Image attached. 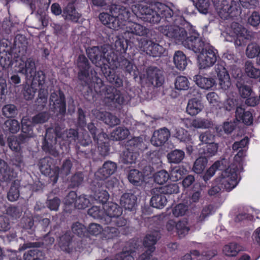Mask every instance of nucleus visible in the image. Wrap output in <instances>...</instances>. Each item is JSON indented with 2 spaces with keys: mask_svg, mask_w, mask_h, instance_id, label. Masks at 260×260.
Here are the masks:
<instances>
[{
  "mask_svg": "<svg viewBox=\"0 0 260 260\" xmlns=\"http://www.w3.org/2000/svg\"><path fill=\"white\" fill-rule=\"evenodd\" d=\"M157 11L140 4L138 6L140 17L144 21L150 23H165L159 26L158 31L168 38L173 39L177 44H181L185 48L192 50L198 55L200 69L209 68L211 66V46L199 37V34L192 30L187 34L185 27L188 23L180 11L174 12L170 7L158 3Z\"/></svg>",
  "mask_w": 260,
  "mask_h": 260,
  "instance_id": "obj_1",
  "label": "nucleus"
},
{
  "mask_svg": "<svg viewBox=\"0 0 260 260\" xmlns=\"http://www.w3.org/2000/svg\"><path fill=\"white\" fill-rule=\"evenodd\" d=\"M75 142L77 153L88 154L89 150H83L80 147L89 146L91 143L92 141L88 134L85 133L79 136L78 131L72 128L64 133L62 132L61 127L57 124L46 129L42 143V149L45 152L56 157L58 155L56 150V145L58 144L63 152L64 151H68L72 143Z\"/></svg>",
  "mask_w": 260,
  "mask_h": 260,
  "instance_id": "obj_2",
  "label": "nucleus"
},
{
  "mask_svg": "<svg viewBox=\"0 0 260 260\" xmlns=\"http://www.w3.org/2000/svg\"><path fill=\"white\" fill-rule=\"evenodd\" d=\"M79 72L78 79L83 82L87 90L84 93V96L88 101L93 100L95 93L101 95L104 94L107 102L113 104L122 105L126 102L124 95L116 86L105 85L103 81L97 76L92 77L89 81L90 65L86 57L83 54L79 55L77 60ZM110 83V82L109 81Z\"/></svg>",
  "mask_w": 260,
  "mask_h": 260,
  "instance_id": "obj_3",
  "label": "nucleus"
},
{
  "mask_svg": "<svg viewBox=\"0 0 260 260\" xmlns=\"http://www.w3.org/2000/svg\"><path fill=\"white\" fill-rule=\"evenodd\" d=\"M88 58L101 71L106 79L117 87L123 86V80L111 67L109 50L103 46H93L86 50Z\"/></svg>",
  "mask_w": 260,
  "mask_h": 260,
  "instance_id": "obj_4",
  "label": "nucleus"
},
{
  "mask_svg": "<svg viewBox=\"0 0 260 260\" xmlns=\"http://www.w3.org/2000/svg\"><path fill=\"white\" fill-rule=\"evenodd\" d=\"M114 47L113 50L109 51L112 68L114 70L118 68H120L134 79H136L139 74L137 67L134 64L133 59H129L126 57V51L128 47L127 40L118 38L115 42Z\"/></svg>",
  "mask_w": 260,
  "mask_h": 260,
  "instance_id": "obj_5",
  "label": "nucleus"
},
{
  "mask_svg": "<svg viewBox=\"0 0 260 260\" xmlns=\"http://www.w3.org/2000/svg\"><path fill=\"white\" fill-rule=\"evenodd\" d=\"M225 160H217L212 165V170H223L221 176L215 179L212 184V196L218 193L222 189L230 191L238 184V174L234 166H230L225 169Z\"/></svg>",
  "mask_w": 260,
  "mask_h": 260,
  "instance_id": "obj_6",
  "label": "nucleus"
},
{
  "mask_svg": "<svg viewBox=\"0 0 260 260\" xmlns=\"http://www.w3.org/2000/svg\"><path fill=\"white\" fill-rule=\"evenodd\" d=\"M18 73L23 75L26 79L31 80L32 85L39 89L48 88L46 84V75L43 71H36L35 61L29 58L25 62L20 63L18 67Z\"/></svg>",
  "mask_w": 260,
  "mask_h": 260,
  "instance_id": "obj_7",
  "label": "nucleus"
},
{
  "mask_svg": "<svg viewBox=\"0 0 260 260\" xmlns=\"http://www.w3.org/2000/svg\"><path fill=\"white\" fill-rule=\"evenodd\" d=\"M103 209L105 212V224L114 225L117 227H122L127 224V220L121 215L122 209L117 204L109 202L104 205Z\"/></svg>",
  "mask_w": 260,
  "mask_h": 260,
  "instance_id": "obj_8",
  "label": "nucleus"
},
{
  "mask_svg": "<svg viewBox=\"0 0 260 260\" xmlns=\"http://www.w3.org/2000/svg\"><path fill=\"white\" fill-rule=\"evenodd\" d=\"M212 4L218 15L222 19H226L230 16L236 17L240 13V7L238 3L232 0H212Z\"/></svg>",
  "mask_w": 260,
  "mask_h": 260,
  "instance_id": "obj_9",
  "label": "nucleus"
},
{
  "mask_svg": "<svg viewBox=\"0 0 260 260\" xmlns=\"http://www.w3.org/2000/svg\"><path fill=\"white\" fill-rule=\"evenodd\" d=\"M22 162V158L19 156L12 160V166H8L4 161L0 160V171L5 182L11 181L17 177L18 171L21 170Z\"/></svg>",
  "mask_w": 260,
  "mask_h": 260,
  "instance_id": "obj_10",
  "label": "nucleus"
},
{
  "mask_svg": "<svg viewBox=\"0 0 260 260\" xmlns=\"http://www.w3.org/2000/svg\"><path fill=\"white\" fill-rule=\"evenodd\" d=\"M54 162V159L50 157H44L39 160L38 166L41 172L45 175H47L50 181L53 184H55L58 180L59 175V168L54 167L52 168V165Z\"/></svg>",
  "mask_w": 260,
  "mask_h": 260,
  "instance_id": "obj_11",
  "label": "nucleus"
},
{
  "mask_svg": "<svg viewBox=\"0 0 260 260\" xmlns=\"http://www.w3.org/2000/svg\"><path fill=\"white\" fill-rule=\"evenodd\" d=\"M139 47L141 51L153 57H159L166 51L161 45L146 38H141L139 41Z\"/></svg>",
  "mask_w": 260,
  "mask_h": 260,
  "instance_id": "obj_12",
  "label": "nucleus"
},
{
  "mask_svg": "<svg viewBox=\"0 0 260 260\" xmlns=\"http://www.w3.org/2000/svg\"><path fill=\"white\" fill-rule=\"evenodd\" d=\"M50 105H52V109L54 112L56 113L57 115L63 116L66 113V102L64 94L61 90L57 92L51 93L50 96Z\"/></svg>",
  "mask_w": 260,
  "mask_h": 260,
  "instance_id": "obj_13",
  "label": "nucleus"
},
{
  "mask_svg": "<svg viewBox=\"0 0 260 260\" xmlns=\"http://www.w3.org/2000/svg\"><path fill=\"white\" fill-rule=\"evenodd\" d=\"M61 231L59 227L56 226L51 229L48 233L46 234L41 241H36L27 242L24 244V248H29L31 247H47L51 245L55 241V238L57 239V234Z\"/></svg>",
  "mask_w": 260,
  "mask_h": 260,
  "instance_id": "obj_14",
  "label": "nucleus"
},
{
  "mask_svg": "<svg viewBox=\"0 0 260 260\" xmlns=\"http://www.w3.org/2000/svg\"><path fill=\"white\" fill-rule=\"evenodd\" d=\"M157 240V233L147 234L144 238L143 243L146 250L137 260H149L152 256V252L155 250V245Z\"/></svg>",
  "mask_w": 260,
  "mask_h": 260,
  "instance_id": "obj_15",
  "label": "nucleus"
},
{
  "mask_svg": "<svg viewBox=\"0 0 260 260\" xmlns=\"http://www.w3.org/2000/svg\"><path fill=\"white\" fill-rule=\"evenodd\" d=\"M117 168V164L115 162L110 160L106 161L95 173V178L98 180L104 181L113 175Z\"/></svg>",
  "mask_w": 260,
  "mask_h": 260,
  "instance_id": "obj_16",
  "label": "nucleus"
},
{
  "mask_svg": "<svg viewBox=\"0 0 260 260\" xmlns=\"http://www.w3.org/2000/svg\"><path fill=\"white\" fill-rule=\"evenodd\" d=\"M147 78L149 82L155 87H159L162 85L165 78L162 71L157 67H149L147 69Z\"/></svg>",
  "mask_w": 260,
  "mask_h": 260,
  "instance_id": "obj_17",
  "label": "nucleus"
},
{
  "mask_svg": "<svg viewBox=\"0 0 260 260\" xmlns=\"http://www.w3.org/2000/svg\"><path fill=\"white\" fill-rule=\"evenodd\" d=\"M110 12L115 14L120 22H121V29L124 28L128 22H130L129 19L131 13L125 7L118 5H112L110 8Z\"/></svg>",
  "mask_w": 260,
  "mask_h": 260,
  "instance_id": "obj_18",
  "label": "nucleus"
},
{
  "mask_svg": "<svg viewBox=\"0 0 260 260\" xmlns=\"http://www.w3.org/2000/svg\"><path fill=\"white\" fill-rule=\"evenodd\" d=\"M99 19L104 25L110 29L115 30L121 29V22H120L115 14L103 12L100 14Z\"/></svg>",
  "mask_w": 260,
  "mask_h": 260,
  "instance_id": "obj_19",
  "label": "nucleus"
},
{
  "mask_svg": "<svg viewBox=\"0 0 260 260\" xmlns=\"http://www.w3.org/2000/svg\"><path fill=\"white\" fill-rule=\"evenodd\" d=\"M215 70L217 73L219 84L221 88L225 90L227 89L231 85V82L229 75L224 67L223 62H221L219 63L218 62L215 64Z\"/></svg>",
  "mask_w": 260,
  "mask_h": 260,
  "instance_id": "obj_20",
  "label": "nucleus"
},
{
  "mask_svg": "<svg viewBox=\"0 0 260 260\" xmlns=\"http://www.w3.org/2000/svg\"><path fill=\"white\" fill-rule=\"evenodd\" d=\"M92 113L96 118L103 121L110 126H114L120 122V120L116 116L106 111H100L99 110H92Z\"/></svg>",
  "mask_w": 260,
  "mask_h": 260,
  "instance_id": "obj_21",
  "label": "nucleus"
},
{
  "mask_svg": "<svg viewBox=\"0 0 260 260\" xmlns=\"http://www.w3.org/2000/svg\"><path fill=\"white\" fill-rule=\"evenodd\" d=\"M170 136V132L167 128H161L154 132L151 140V143L155 146H161L168 140Z\"/></svg>",
  "mask_w": 260,
  "mask_h": 260,
  "instance_id": "obj_22",
  "label": "nucleus"
},
{
  "mask_svg": "<svg viewBox=\"0 0 260 260\" xmlns=\"http://www.w3.org/2000/svg\"><path fill=\"white\" fill-rule=\"evenodd\" d=\"M62 16L67 21L77 23L81 17L73 3H68L62 9Z\"/></svg>",
  "mask_w": 260,
  "mask_h": 260,
  "instance_id": "obj_23",
  "label": "nucleus"
},
{
  "mask_svg": "<svg viewBox=\"0 0 260 260\" xmlns=\"http://www.w3.org/2000/svg\"><path fill=\"white\" fill-rule=\"evenodd\" d=\"M33 125L30 120L27 117H23L21 120V132L18 139L21 142H24L26 138L34 136Z\"/></svg>",
  "mask_w": 260,
  "mask_h": 260,
  "instance_id": "obj_24",
  "label": "nucleus"
},
{
  "mask_svg": "<svg viewBox=\"0 0 260 260\" xmlns=\"http://www.w3.org/2000/svg\"><path fill=\"white\" fill-rule=\"evenodd\" d=\"M94 181L92 182V190L93 191V198L94 200L99 203L103 205L107 203L109 198V194L107 191L103 189V183L97 182L98 187L94 184Z\"/></svg>",
  "mask_w": 260,
  "mask_h": 260,
  "instance_id": "obj_25",
  "label": "nucleus"
},
{
  "mask_svg": "<svg viewBox=\"0 0 260 260\" xmlns=\"http://www.w3.org/2000/svg\"><path fill=\"white\" fill-rule=\"evenodd\" d=\"M137 197L133 193H123L120 200V203L125 210L133 211L137 206Z\"/></svg>",
  "mask_w": 260,
  "mask_h": 260,
  "instance_id": "obj_26",
  "label": "nucleus"
},
{
  "mask_svg": "<svg viewBox=\"0 0 260 260\" xmlns=\"http://www.w3.org/2000/svg\"><path fill=\"white\" fill-rule=\"evenodd\" d=\"M126 28L125 34H127L129 39H131L132 35L143 36L147 34V28L137 23L128 22L125 26Z\"/></svg>",
  "mask_w": 260,
  "mask_h": 260,
  "instance_id": "obj_27",
  "label": "nucleus"
},
{
  "mask_svg": "<svg viewBox=\"0 0 260 260\" xmlns=\"http://www.w3.org/2000/svg\"><path fill=\"white\" fill-rule=\"evenodd\" d=\"M57 239L58 245L60 249L67 253H70L72 251V248L71 244L72 241V237L70 232H66L64 234L60 235V232L57 234Z\"/></svg>",
  "mask_w": 260,
  "mask_h": 260,
  "instance_id": "obj_28",
  "label": "nucleus"
},
{
  "mask_svg": "<svg viewBox=\"0 0 260 260\" xmlns=\"http://www.w3.org/2000/svg\"><path fill=\"white\" fill-rule=\"evenodd\" d=\"M202 101L197 98L189 100L186 107V112L191 116H196L204 109Z\"/></svg>",
  "mask_w": 260,
  "mask_h": 260,
  "instance_id": "obj_29",
  "label": "nucleus"
},
{
  "mask_svg": "<svg viewBox=\"0 0 260 260\" xmlns=\"http://www.w3.org/2000/svg\"><path fill=\"white\" fill-rule=\"evenodd\" d=\"M236 119L245 124L250 125L253 122V117L250 111H245L242 107H238L235 112Z\"/></svg>",
  "mask_w": 260,
  "mask_h": 260,
  "instance_id": "obj_30",
  "label": "nucleus"
},
{
  "mask_svg": "<svg viewBox=\"0 0 260 260\" xmlns=\"http://www.w3.org/2000/svg\"><path fill=\"white\" fill-rule=\"evenodd\" d=\"M200 140L203 145L205 146L203 147V151L204 154H207V156H211V132L210 131H207L201 134L199 137Z\"/></svg>",
  "mask_w": 260,
  "mask_h": 260,
  "instance_id": "obj_31",
  "label": "nucleus"
},
{
  "mask_svg": "<svg viewBox=\"0 0 260 260\" xmlns=\"http://www.w3.org/2000/svg\"><path fill=\"white\" fill-rule=\"evenodd\" d=\"M101 136V138H98L94 141L98 145L100 154L102 156H106L109 151V138L107 134H102Z\"/></svg>",
  "mask_w": 260,
  "mask_h": 260,
  "instance_id": "obj_32",
  "label": "nucleus"
},
{
  "mask_svg": "<svg viewBox=\"0 0 260 260\" xmlns=\"http://www.w3.org/2000/svg\"><path fill=\"white\" fill-rule=\"evenodd\" d=\"M139 155V152L127 148L125 150L123 151L121 156V162L124 164L135 163Z\"/></svg>",
  "mask_w": 260,
  "mask_h": 260,
  "instance_id": "obj_33",
  "label": "nucleus"
},
{
  "mask_svg": "<svg viewBox=\"0 0 260 260\" xmlns=\"http://www.w3.org/2000/svg\"><path fill=\"white\" fill-rule=\"evenodd\" d=\"M51 0H31L29 4L31 14L37 12V14L42 13L41 9H47L49 6Z\"/></svg>",
  "mask_w": 260,
  "mask_h": 260,
  "instance_id": "obj_34",
  "label": "nucleus"
},
{
  "mask_svg": "<svg viewBox=\"0 0 260 260\" xmlns=\"http://www.w3.org/2000/svg\"><path fill=\"white\" fill-rule=\"evenodd\" d=\"M173 61L177 69L183 71L187 65V58L184 53L180 50L175 51Z\"/></svg>",
  "mask_w": 260,
  "mask_h": 260,
  "instance_id": "obj_35",
  "label": "nucleus"
},
{
  "mask_svg": "<svg viewBox=\"0 0 260 260\" xmlns=\"http://www.w3.org/2000/svg\"><path fill=\"white\" fill-rule=\"evenodd\" d=\"M128 181L135 186L141 185L144 181V175L143 173L137 169L131 170L127 176Z\"/></svg>",
  "mask_w": 260,
  "mask_h": 260,
  "instance_id": "obj_36",
  "label": "nucleus"
},
{
  "mask_svg": "<svg viewBox=\"0 0 260 260\" xmlns=\"http://www.w3.org/2000/svg\"><path fill=\"white\" fill-rule=\"evenodd\" d=\"M126 146L129 148L139 152L142 151L147 148V146L143 142V138L138 137H134L127 141Z\"/></svg>",
  "mask_w": 260,
  "mask_h": 260,
  "instance_id": "obj_37",
  "label": "nucleus"
},
{
  "mask_svg": "<svg viewBox=\"0 0 260 260\" xmlns=\"http://www.w3.org/2000/svg\"><path fill=\"white\" fill-rule=\"evenodd\" d=\"M167 203L166 197L161 192L153 195L150 200L152 207L157 209H162Z\"/></svg>",
  "mask_w": 260,
  "mask_h": 260,
  "instance_id": "obj_38",
  "label": "nucleus"
},
{
  "mask_svg": "<svg viewBox=\"0 0 260 260\" xmlns=\"http://www.w3.org/2000/svg\"><path fill=\"white\" fill-rule=\"evenodd\" d=\"M20 128V123L16 119H8L3 125L4 131L7 133L16 134Z\"/></svg>",
  "mask_w": 260,
  "mask_h": 260,
  "instance_id": "obj_39",
  "label": "nucleus"
},
{
  "mask_svg": "<svg viewBox=\"0 0 260 260\" xmlns=\"http://www.w3.org/2000/svg\"><path fill=\"white\" fill-rule=\"evenodd\" d=\"M129 130L123 126H118L111 133V138L113 140L120 141L127 138L129 135Z\"/></svg>",
  "mask_w": 260,
  "mask_h": 260,
  "instance_id": "obj_40",
  "label": "nucleus"
},
{
  "mask_svg": "<svg viewBox=\"0 0 260 260\" xmlns=\"http://www.w3.org/2000/svg\"><path fill=\"white\" fill-rule=\"evenodd\" d=\"M246 75L250 78L257 79L260 74V70L256 68L253 63L250 60L245 61L244 66Z\"/></svg>",
  "mask_w": 260,
  "mask_h": 260,
  "instance_id": "obj_41",
  "label": "nucleus"
},
{
  "mask_svg": "<svg viewBox=\"0 0 260 260\" xmlns=\"http://www.w3.org/2000/svg\"><path fill=\"white\" fill-rule=\"evenodd\" d=\"M20 181L18 180H15L12 183L7 194V198L9 201L14 202L19 198L20 196Z\"/></svg>",
  "mask_w": 260,
  "mask_h": 260,
  "instance_id": "obj_42",
  "label": "nucleus"
},
{
  "mask_svg": "<svg viewBox=\"0 0 260 260\" xmlns=\"http://www.w3.org/2000/svg\"><path fill=\"white\" fill-rule=\"evenodd\" d=\"M48 88H42L39 89L38 96L36 101V105L38 108L44 109L48 101Z\"/></svg>",
  "mask_w": 260,
  "mask_h": 260,
  "instance_id": "obj_43",
  "label": "nucleus"
},
{
  "mask_svg": "<svg viewBox=\"0 0 260 260\" xmlns=\"http://www.w3.org/2000/svg\"><path fill=\"white\" fill-rule=\"evenodd\" d=\"M236 87L239 95L242 98L245 99L250 96L253 92L252 87L246 84L242 80L237 81Z\"/></svg>",
  "mask_w": 260,
  "mask_h": 260,
  "instance_id": "obj_44",
  "label": "nucleus"
},
{
  "mask_svg": "<svg viewBox=\"0 0 260 260\" xmlns=\"http://www.w3.org/2000/svg\"><path fill=\"white\" fill-rule=\"evenodd\" d=\"M184 156V152L180 149H175L167 154L169 162L174 164H179L183 159Z\"/></svg>",
  "mask_w": 260,
  "mask_h": 260,
  "instance_id": "obj_45",
  "label": "nucleus"
},
{
  "mask_svg": "<svg viewBox=\"0 0 260 260\" xmlns=\"http://www.w3.org/2000/svg\"><path fill=\"white\" fill-rule=\"evenodd\" d=\"M209 256L206 253L204 254L202 252L201 254L198 250H192L190 251V253L185 254L181 260H209Z\"/></svg>",
  "mask_w": 260,
  "mask_h": 260,
  "instance_id": "obj_46",
  "label": "nucleus"
},
{
  "mask_svg": "<svg viewBox=\"0 0 260 260\" xmlns=\"http://www.w3.org/2000/svg\"><path fill=\"white\" fill-rule=\"evenodd\" d=\"M112 226H107L103 230L102 239L103 240L113 239L119 236V231L118 229Z\"/></svg>",
  "mask_w": 260,
  "mask_h": 260,
  "instance_id": "obj_47",
  "label": "nucleus"
},
{
  "mask_svg": "<svg viewBox=\"0 0 260 260\" xmlns=\"http://www.w3.org/2000/svg\"><path fill=\"white\" fill-rule=\"evenodd\" d=\"M88 214L92 217L94 219L100 220L101 222L105 224L104 219L105 218V212L103 209H101L100 207L94 206L88 209Z\"/></svg>",
  "mask_w": 260,
  "mask_h": 260,
  "instance_id": "obj_48",
  "label": "nucleus"
},
{
  "mask_svg": "<svg viewBox=\"0 0 260 260\" xmlns=\"http://www.w3.org/2000/svg\"><path fill=\"white\" fill-rule=\"evenodd\" d=\"M71 230L73 233L79 237L87 236V230L86 227L79 221L74 222L71 226Z\"/></svg>",
  "mask_w": 260,
  "mask_h": 260,
  "instance_id": "obj_49",
  "label": "nucleus"
},
{
  "mask_svg": "<svg viewBox=\"0 0 260 260\" xmlns=\"http://www.w3.org/2000/svg\"><path fill=\"white\" fill-rule=\"evenodd\" d=\"M44 257V253L38 249H31L23 254L24 260H42Z\"/></svg>",
  "mask_w": 260,
  "mask_h": 260,
  "instance_id": "obj_50",
  "label": "nucleus"
},
{
  "mask_svg": "<svg viewBox=\"0 0 260 260\" xmlns=\"http://www.w3.org/2000/svg\"><path fill=\"white\" fill-rule=\"evenodd\" d=\"M259 52L260 46L255 42H252L248 44L245 55L248 58H253L258 55Z\"/></svg>",
  "mask_w": 260,
  "mask_h": 260,
  "instance_id": "obj_51",
  "label": "nucleus"
},
{
  "mask_svg": "<svg viewBox=\"0 0 260 260\" xmlns=\"http://www.w3.org/2000/svg\"><path fill=\"white\" fill-rule=\"evenodd\" d=\"M222 250L225 255L228 256H235L240 251V248L236 243L232 242L224 245Z\"/></svg>",
  "mask_w": 260,
  "mask_h": 260,
  "instance_id": "obj_52",
  "label": "nucleus"
},
{
  "mask_svg": "<svg viewBox=\"0 0 260 260\" xmlns=\"http://www.w3.org/2000/svg\"><path fill=\"white\" fill-rule=\"evenodd\" d=\"M207 157V155L201 156L196 160L193 167V170L196 173L201 174L204 170L208 163Z\"/></svg>",
  "mask_w": 260,
  "mask_h": 260,
  "instance_id": "obj_53",
  "label": "nucleus"
},
{
  "mask_svg": "<svg viewBox=\"0 0 260 260\" xmlns=\"http://www.w3.org/2000/svg\"><path fill=\"white\" fill-rule=\"evenodd\" d=\"M193 79L198 86L201 88L209 89L211 87V78H206L197 75L193 77Z\"/></svg>",
  "mask_w": 260,
  "mask_h": 260,
  "instance_id": "obj_54",
  "label": "nucleus"
},
{
  "mask_svg": "<svg viewBox=\"0 0 260 260\" xmlns=\"http://www.w3.org/2000/svg\"><path fill=\"white\" fill-rule=\"evenodd\" d=\"M189 82L186 77L179 76L176 78L175 82V87L176 89L186 90L189 88Z\"/></svg>",
  "mask_w": 260,
  "mask_h": 260,
  "instance_id": "obj_55",
  "label": "nucleus"
},
{
  "mask_svg": "<svg viewBox=\"0 0 260 260\" xmlns=\"http://www.w3.org/2000/svg\"><path fill=\"white\" fill-rule=\"evenodd\" d=\"M169 178H170V175L164 170L158 171L153 175L154 182L158 184L166 183Z\"/></svg>",
  "mask_w": 260,
  "mask_h": 260,
  "instance_id": "obj_56",
  "label": "nucleus"
},
{
  "mask_svg": "<svg viewBox=\"0 0 260 260\" xmlns=\"http://www.w3.org/2000/svg\"><path fill=\"white\" fill-rule=\"evenodd\" d=\"M2 113L7 118L15 117L17 115L18 110L15 105L8 104L3 107Z\"/></svg>",
  "mask_w": 260,
  "mask_h": 260,
  "instance_id": "obj_57",
  "label": "nucleus"
},
{
  "mask_svg": "<svg viewBox=\"0 0 260 260\" xmlns=\"http://www.w3.org/2000/svg\"><path fill=\"white\" fill-rule=\"evenodd\" d=\"M35 218L37 226L41 228L42 231L46 232L50 223V219L41 215H35Z\"/></svg>",
  "mask_w": 260,
  "mask_h": 260,
  "instance_id": "obj_58",
  "label": "nucleus"
},
{
  "mask_svg": "<svg viewBox=\"0 0 260 260\" xmlns=\"http://www.w3.org/2000/svg\"><path fill=\"white\" fill-rule=\"evenodd\" d=\"M159 192L165 194H177L179 192V187L177 183H171L160 188Z\"/></svg>",
  "mask_w": 260,
  "mask_h": 260,
  "instance_id": "obj_59",
  "label": "nucleus"
},
{
  "mask_svg": "<svg viewBox=\"0 0 260 260\" xmlns=\"http://www.w3.org/2000/svg\"><path fill=\"white\" fill-rule=\"evenodd\" d=\"M87 127L90 133L91 134L93 140L95 141L98 138H101V135L102 134H106L103 132L102 129L97 128L93 122H90L87 125Z\"/></svg>",
  "mask_w": 260,
  "mask_h": 260,
  "instance_id": "obj_60",
  "label": "nucleus"
},
{
  "mask_svg": "<svg viewBox=\"0 0 260 260\" xmlns=\"http://www.w3.org/2000/svg\"><path fill=\"white\" fill-rule=\"evenodd\" d=\"M231 30L237 37H245L247 34V29L237 22H233L231 24Z\"/></svg>",
  "mask_w": 260,
  "mask_h": 260,
  "instance_id": "obj_61",
  "label": "nucleus"
},
{
  "mask_svg": "<svg viewBox=\"0 0 260 260\" xmlns=\"http://www.w3.org/2000/svg\"><path fill=\"white\" fill-rule=\"evenodd\" d=\"M49 119L48 114L47 112H40L34 116L30 121L33 125H35L38 124H42L46 122Z\"/></svg>",
  "mask_w": 260,
  "mask_h": 260,
  "instance_id": "obj_62",
  "label": "nucleus"
},
{
  "mask_svg": "<svg viewBox=\"0 0 260 260\" xmlns=\"http://www.w3.org/2000/svg\"><path fill=\"white\" fill-rule=\"evenodd\" d=\"M9 147L13 151L18 152L21 150V142L18 138L16 137H10L8 138Z\"/></svg>",
  "mask_w": 260,
  "mask_h": 260,
  "instance_id": "obj_63",
  "label": "nucleus"
},
{
  "mask_svg": "<svg viewBox=\"0 0 260 260\" xmlns=\"http://www.w3.org/2000/svg\"><path fill=\"white\" fill-rule=\"evenodd\" d=\"M3 260H22L19 252L7 249L4 253Z\"/></svg>",
  "mask_w": 260,
  "mask_h": 260,
  "instance_id": "obj_64",
  "label": "nucleus"
}]
</instances>
